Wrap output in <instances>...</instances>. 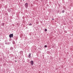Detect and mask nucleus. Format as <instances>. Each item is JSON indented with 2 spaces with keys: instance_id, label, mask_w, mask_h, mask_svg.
<instances>
[{
  "instance_id": "11",
  "label": "nucleus",
  "mask_w": 73,
  "mask_h": 73,
  "mask_svg": "<svg viewBox=\"0 0 73 73\" xmlns=\"http://www.w3.org/2000/svg\"><path fill=\"white\" fill-rule=\"evenodd\" d=\"M23 1H24V0H23Z\"/></svg>"
},
{
  "instance_id": "3",
  "label": "nucleus",
  "mask_w": 73,
  "mask_h": 73,
  "mask_svg": "<svg viewBox=\"0 0 73 73\" xmlns=\"http://www.w3.org/2000/svg\"><path fill=\"white\" fill-rule=\"evenodd\" d=\"M31 65H33V61L32 60L31 61Z\"/></svg>"
},
{
  "instance_id": "1",
  "label": "nucleus",
  "mask_w": 73,
  "mask_h": 73,
  "mask_svg": "<svg viewBox=\"0 0 73 73\" xmlns=\"http://www.w3.org/2000/svg\"><path fill=\"white\" fill-rule=\"evenodd\" d=\"M25 6L26 8H27L28 7V3H26L25 4Z\"/></svg>"
},
{
  "instance_id": "5",
  "label": "nucleus",
  "mask_w": 73,
  "mask_h": 73,
  "mask_svg": "<svg viewBox=\"0 0 73 73\" xmlns=\"http://www.w3.org/2000/svg\"><path fill=\"white\" fill-rule=\"evenodd\" d=\"M2 25H3V26H4V23H3L2 24Z\"/></svg>"
},
{
  "instance_id": "9",
  "label": "nucleus",
  "mask_w": 73,
  "mask_h": 73,
  "mask_svg": "<svg viewBox=\"0 0 73 73\" xmlns=\"http://www.w3.org/2000/svg\"><path fill=\"white\" fill-rule=\"evenodd\" d=\"M32 25V24H30L29 25Z\"/></svg>"
},
{
  "instance_id": "10",
  "label": "nucleus",
  "mask_w": 73,
  "mask_h": 73,
  "mask_svg": "<svg viewBox=\"0 0 73 73\" xmlns=\"http://www.w3.org/2000/svg\"><path fill=\"white\" fill-rule=\"evenodd\" d=\"M52 20H54V19H52Z\"/></svg>"
},
{
  "instance_id": "2",
  "label": "nucleus",
  "mask_w": 73,
  "mask_h": 73,
  "mask_svg": "<svg viewBox=\"0 0 73 73\" xmlns=\"http://www.w3.org/2000/svg\"><path fill=\"white\" fill-rule=\"evenodd\" d=\"M13 34H10L9 35V37L10 38H11V37H13Z\"/></svg>"
},
{
  "instance_id": "7",
  "label": "nucleus",
  "mask_w": 73,
  "mask_h": 73,
  "mask_svg": "<svg viewBox=\"0 0 73 73\" xmlns=\"http://www.w3.org/2000/svg\"><path fill=\"white\" fill-rule=\"evenodd\" d=\"M64 12H65V11H64V10H63L62 11V13H64Z\"/></svg>"
},
{
  "instance_id": "4",
  "label": "nucleus",
  "mask_w": 73,
  "mask_h": 73,
  "mask_svg": "<svg viewBox=\"0 0 73 73\" xmlns=\"http://www.w3.org/2000/svg\"><path fill=\"white\" fill-rule=\"evenodd\" d=\"M31 53H30L29 54V56H28V57H29V58H31Z\"/></svg>"
},
{
  "instance_id": "6",
  "label": "nucleus",
  "mask_w": 73,
  "mask_h": 73,
  "mask_svg": "<svg viewBox=\"0 0 73 73\" xmlns=\"http://www.w3.org/2000/svg\"><path fill=\"white\" fill-rule=\"evenodd\" d=\"M44 31H45V32H46V31H47V29H44Z\"/></svg>"
},
{
  "instance_id": "8",
  "label": "nucleus",
  "mask_w": 73,
  "mask_h": 73,
  "mask_svg": "<svg viewBox=\"0 0 73 73\" xmlns=\"http://www.w3.org/2000/svg\"><path fill=\"white\" fill-rule=\"evenodd\" d=\"M44 47H45V48H46V47H47V45H45V46H44Z\"/></svg>"
}]
</instances>
